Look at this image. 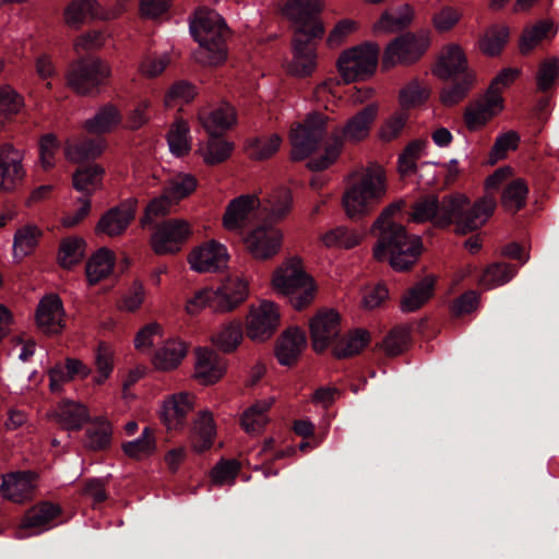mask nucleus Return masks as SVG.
<instances>
[{"mask_svg": "<svg viewBox=\"0 0 559 559\" xmlns=\"http://www.w3.org/2000/svg\"><path fill=\"white\" fill-rule=\"evenodd\" d=\"M307 346L305 332L298 328L285 330L277 340L275 355L283 366L294 365Z\"/></svg>", "mask_w": 559, "mask_h": 559, "instance_id": "nucleus-27", "label": "nucleus"}, {"mask_svg": "<svg viewBox=\"0 0 559 559\" xmlns=\"http://www.w3.org/2000/svg\"><path fill=\"white\" fill-rule=\"evenodd\" d=\"M325 0H286L283 11L293 23L292 60L287 72L297 78L310 76L317 69V48L314 39L325 33L320 13Z\"/></svg>", "mask_w": 559, "mask_h": 559, "instance_id": "nucleus-1", "label": "nucleus"}, {"mask_svg": "<svg viewBox=\"0 0 559 559\" xmlns=\"http://www.w3.org/2000/svg\"><path fill=\"white\" fill-rule=\"evenodd\" d=\"M234 150V144L218 135L211 138L199 145L197 153L209 166H214L225 162Z\"/></svg>", "mask_w": 559, "mask_h": 559, "instance_id": "nucleus-39", "label": "nucleus"}, {"mask_svg": "<svg viewBox=\"0 0 559 559\" xmlns=\"http://www.w3.org/2000/svg\"><path fill=\"white\" fill-rule=\"evenodd\" d=\"M559 81V58L551 57L540 62L536 73L537 87L547 92Z\"/></svg>", "mask_w": 559, "mask_h": 559, "instance_id": "nucleus-61", "label": "nucleus"}, {"mask_svg": "<svg viewBox=\"0 0 559 559\" xmlns=\"http://www.w3.org/2000/svg\"><path fill=\"white\" fill-rule=\"evenodd\" d=\"M187 355V347L179 340H169L155 353L153 365L162 371L176 369Z\"/></svg>", "mask_w": 559, "mask_h": 559, "instance_id": "nucleus-37", "label": "nucleus"}, {"mask_svg": "<svg viewBox=\"0 0 559 559\" xmlns=\"http://www.w3.org/2000/svg\"><path fill=\"white\" fill-rule=\"evenodd\" d=\"M379 53V46L370 41L342 51L336 67L343 81L348 84L371 78L377 70Z\"/></svg>", "mask_w": 559, "mask_h": 559, "instance_id": "nucleus-7", "label": "nucleus"}, {"mask_svg": "<svg viewBox=\"0 0 559 559\" xmlns=\"http://www.w3.org/2000/svg\"><path fill=\"white\" fill-rule=\"evenodd\" d=\"M282 138L271 134L261 139H253L247 144V153L250 158L262 160L270 158L281 146Z\"/></svg>", "mask_w": 559, "mask_h": 559, "instance_id": "nucleus-55", "label": "nucleus"}, {"mask_svg": "<svg viewBox=\"0 0 559 559\" xmlns=\"http://www.w3.org/2000/svg\"><path fill=\"white\" fill-rule=\"evenodd\" d=\"M386 193V177L382 166L372 164L352 177L342 197L345 215L357 221L368 215Z\"/></svg>", "mask_w": 559, "mask_h": 559, "instance_id": "nucleus-2", "label": "nucleus"}, {"mask_svg": "<svg viewBox=\"0 0 559 559\" xmlns=\"http://www.w3.org/2000/svg\"><path fill=\"white\" fill-rule=\"evenodd\" d=\"M284 233L273 225H259L243 237L245 249L255 261L273 260L282 250Z\"/></svg>", "mask_w": 559, "mask_h": 559, "instance_id": "nucleus-10", "label": "nucleus"}, {"mask_svg": "<svg viewBox=\"0 0 559 559\" xmlns=\"http://www.w3.org/2000/svg\"><path fill=\"white\" fill-rule=\"evenodd\" d=\"M23 159L24 153L11 145L0 150V193L11 192L22 185L26 176Z\"/></svg>", "mask_w": 559, "mask_h": 559, "instance_id": "nucleus-19", "label": "nucleus"}, {"mask_svg": "<svg viewBox=\"0 0 559 559\" xmlns=\"http://www.w3.org/2000/svg\"><path fill=\"white\" fill-rule=\"evenodd\" d=\"M189 126L183 120H177L170 128L167 140L171 151L177 156L186 155L191 150Z\"/></svg>", "mask_w": 559, "mask_h": 559, "instance_id": "nucleus-54", "label": "nucleus"}, {"mask_svg": "<svg viewBox=\"0 0 559 559\" xmlns=\"http://www.w3.org/2000/svg\"><path fill=\"white\" fill-rule=\"evenodd\" d=\"M195 396L189 392L167 395L160 405L159 419L167 431H181L188 415L193 411Z\"/></svg>", "mask_w": 559, "mask_h": 559, "instance_id": "nucleus-14", "label": "nucleus"}, {"mask_svg": "<svg viewBox=\"0 0 559 559\" xmlns=\"http://www.w3.org/2000/svg\"><path fill=\"white\" fill-rule=\"evenodd\" d=\"M527 193L526 182L522 179H515L503 190L501 203L506 211L515 213L525 205Z\"/></svg>", "mask_w": 559, "mask_h": 559, "instance_id": "nucleus-53", "label": "nucleus"}, {"mask_svg": "<svg viewBox=\"0 0 559 559\" xmlns=\"http://www.w3.org/2000/svg\"><path fill=\"white\" fill-rule=\"evenodd\" d=\"M274 404L273 397L257 401L241 415L240 424L243 430L250 435L261 433L269 424V411Z\"/></svg>", "mask_w": 559, "mask_h": 559, "instance_id": "nucleus-33", "label": "nucleus"}, {"mask_svg": "<svg viewBox=\"0 0 559 559\" xmlns=\"http://www.w3.org/2000/svg\"><path fill=\"white\" fill-rule=\"evenodd\" d=\"M428 39L406 33L393 39L384 49L382 67L391 69L397 64H411L416 62L426 51Z\"/></svg>", "mask_w": 559, "mask_h": 559, "instance_id": "nucleus-12", "label": "nucleus"}, {"mask_svg": "<svg viewBox=\"0 0 559 559\" xmlns=\"http://www.w3.org/2000/svg\"><path fill=\"white\" fill-rule=\"evenodd\" d=\"M364 234L344 225L335 226L319 236V242L326 249L349 250L358 246Z\"/></svg>", "mask_w": 559, "mask_h": 559, "instance_id": "nucleus-31", "label": "nucleus"}, {"mask_svg": "<svg viewBox=\"0 0 559 559\" xmlns=\"http://www.w3.org/2000/svg\"><path fill=\"white\" fill-rule=\"evenodd\" d=\"M198 187L197 178L191 174L179 173L173 176L165 185L164 189L169 193L178 204L181 200L192 194Z\"/></svg>", "mask_w": 559, "mask_h": 559, "instance_id": "nucleus-50", "label": "nucleus"}, {"mask_svg": "<svg viewBox=\"0 0 559 559\" xmlns=\"http://www.w3.org/2000/svg\"><path fill=\"white\" fill-rule=\"evenodd\" d=\"M98 7L95 0H74L64 10V23L79 29L88 20L100 16Z\"/></svg>", "mask_w": 559, "mask_h": 559, "instance_id": "nucleus-38", "label": "nucleus"}, {"mask_svg": "<svg viewBox=\"0 0 559 559\" xmlns=\"http://www.w3.org/2000/svg\"><path fill=\"white\" fill-rule=\"evenodd\" d=\"M191 234V226L186 219H168L156 227L151 237V246L156 254L176 253L180 250L181 243Z\"/></svg>", "mask_w": 559, "mask_h": 559, "instance_id": "nucleus-13", "label": "nucleus"}, {"mask_svg": "<svg viewBox=\"0 0 559 559\" xmlns=\"http://www.w3.org/2000/svg\"><path fill=\"white\" fill-rule=\"evenodd\" d=\"M84 255V241L79 238H69L62 241L59 250V262L70 269L78 264Z\"/></svg>", "mask_w": 559, "mask_h": 559, "instance_id": "nucleus-62", "label": "nucleus"}, {"mask_svg": "<svg viewBox=\"0 0 559 559\" xmlns=\"http://www.w3.org/2000/svg\"><path fill=\"white\" fill-rule=\"evenodd\" d=\"M433 73L441 80H450L469 73L463 50L456 45L445 47L440 52Z\"/></svg>", "mask_w": 559, "mask_h": 559, "instance_id": "nucleus-28", "label": "nucleus"}, {"mask_svg": "<svg viewBox=\"0 0 559 559\" xmlns=\"http://www.w3.org/2000/svg\"><path fill=\"white\" fill-rule=\"evenodd\" d=\"M431 90L427 82L419 79H412L399 92V103L403 110L413 109L424 105Z\"/></svg>", "mask_w": 559, "mask_h": 559, "instance_id": "nucleus-41", "label": "nucleus"}, {"mask_svg": "<svg viewBox=\"0 0 559 559\" xmlns=\"http://www.w3.org/2000/svg\"><path fill=\"white\" fill-rule=\"evenodd\" d=\"M380 106L372 102L349 117L344 126L325 143L323 153L308 162L312 170H323L331 166L340 156L343 142L359 143L366 140L378 118Z\"/></svg>", "mask_w": 559, "mask_h": 559, "instance_id": "nucleus-4", "label": "nucleus"}, {"mask_svg": "<svg viewBox=\"0 0 559 559\" xmlns=\"http://www.w3.org/2000/svg\"><path fill=\"white\" fill-rule=\"evenodd\" d=\"M156 449L155 433L150 427H145L142 430L140 438L122 444L123 453L133 460H143L151 456L155 453Z\"/></svg>", "mask_w": 559, "mask_h": 559, "instance_id": "nucleus-48", "label": "nucleus"}, {"mask_svg": "<svg viewBox=\"0 0 559 559\" xmlns=\"http://www.w3.org/2000/svg\"><path fill=\"white\" fill-rule=\"evenodd\" d=\"M136 207V199L130 198L109 209L100 216L96 224V234L106 235L111 238L124 234L131 222L135 218Z\"/></svg>", "mask_w": 559, "mask_h": 559, "instance_id": "nucleus-16", "label": "nucleus"}, {"mask_svg": "<svg viewBox=\"0 0 559 559\" xmlns=\"http://www.w3.org/2000/svg\"><path fill=\"white\" fill-rule=\"evenodd\" d=\"M369 342L370 334L366 330H356L333 347V354L338 358L353 356L360 353Z\"/></svg>", "mask_w": 559, "mask_h": 559, "instance_id": "nucleus-52", "label": "nucleus"}, {"mask_svg": "<svg viewBox=\"0 0 559 559\" xmlns=\"http://www.w3.org/2000/svg\"><path fill=\"white\" fill-rule=\"evenodd\" d=\"M115 253L106 248H99L86 262L85 272L90 285H95L107 278L114 271Z\"/></svg>", "mask_w": 559, "mask_h": 559, "instance_id": "nucleus-34", "label": "nucleus"}, {"mask_svg": "<svg viewBox=\"0 0 559 559\" xmlns=\"http://www.w3.org/2000/svg\"><path fill=\"white\" fill-rule=\"evenodd\" d=\"M190 32L199 44V49L195 51L198 62L217 66L226 60L225 40L228 27L217 12L207 8L195 10L190 22Z\"/></svg>", "mask_w": 559, "mask_h": 559, "instance_id": "nucleus-3", "label": "nucleus"}, {"mask_svg": "<svg viewBox=\"0 0 559 559\" xmlns=\"http://www.w3.org/2000/svg\"><path fill=\"white\" fill-rule=\"evenodd\" d=\"M318 285L314 278L309 274L283 297L287 298L289 305L297 311L308 308L316 299Z\"/></svg>", "mask_w": 559, "mask_h": 559, "instance_id": "nucleus-44", "label": "nucleus"}, {"mask_svg": "<svg viewBox=\"0 0 559 559\" xmlns=\"http://www.w3.org/2000/svg\"><path fill=\"white\" fill-rule=\"evenodd\" d=\"M293 205V194L287 187H277L273 189L261 206L265 213V219L270 223L283 221L290 212Z\"/></svg>", "mask_w": 559, "mask_h": 559, "instance_id": "nucleus-30", "label": "nucleus"}, {"mask_svg": "<svg viewBox=\"0 0 559 559\" xmlns=\"http://www.w3.org/2000/svg\"><path fill=\"white\" fill-rule=\"evenodd\" d=\"M227 248L216 240H209L194 248L188 258L191 269L199 273L217 272L227 266Z\"/></svg>", "mask_w": 559, "mask_h": 559, "instance_id": "nucleus-17", "label": "nucleus"}, {"mask_svg": "<svg viewBox=\"0 0 559 559\" xmlns=\"http://www.w3.org/2000/svg\"><path fill=\"white\" fill-rule=\"evenodd\" d=\"M226 372L225 360L213 349L198 347L194 350L193 378L202 385L218 382Z\"/></svg>", "mask_w": 559, "mask_h": 559, "instance_id": "nucleus-21", "label": "nucleus"}, {"mask_svg": "<svg viewBox=\"0 0 559 559\" xmlns=\"http://www.w3.org/2000/svg\"><path fill=\"white\" fill-rule=\"evenodd\" d=\"M37 328L45 334H59L64 329V309L57 295L44 297L36 310Z\"/></svg>", "mask_w": 559, "mask_h": 559, "instance_id": "nucleus-24", "label": "nucleus"}, {"mask_svg": "<svg viewBox=\"0 0 559 559\" xmlns=\"http://www.w3.org/2000/svg\"><path fill=\"white\" fill-rule=\"evenodd\" d=\"M409 341V331L407 328L393 329L383 340L382 348L389 356L400 355L405 350Z\"/></svg>", "mask_w": 559, "mask_h": 559, "instance_id": "nucleus-64", "label": "nucleus"}, {"mask_svg": "<svg viewBox=\"0 0 559 559\" xmlns=\"http://www.w3.org/2000/svg\"><path fill=\"white\" fill-rule=\"evenodd\" d=\"M414 9L405 3L393 11H385L373 24L374 34H389L407 27L414 19Z\"/></svg>", "mask_w": 559, "mask_h": 559, "instance_id": "nucleus-35", "label": "nucleus"}, {"mask_svg": "<svg viewBox=\"0 0 559 559\" xmlns=\"http://www.w3.org/2000/svg\"><path fill=\"white\" fill-rule=\"evenodd\" d=\"M214 312L226 313L238 308L249 295L248 283L241 277L229 276L214 289Z\"/></svg>", "mask_w": 559, "mask_h": 559, "instance_id": "nucleus-23", "label": "nucleus"}, {"mask_svg": "<svg viewBox=\"0 0 559 559\" xmlns=\"http://www.w3.org/2000/svg\"><path fill=\"white\" fill-rule=\"evenodd\" d=\"M198 118L210 135H219L236 123V111L229 104H222L211 110H200Z\"/></svg>", "mask_w": 559, "mask_h": 559, "instance_id": "nucleus-29", "label": "nucleus"}, {"mask_svg": "<svg viewBox=\"0 0 559 559\" xmlns=\"http://www.w3.org/2000/svg\"><path fill=\"white\" fill-rule=\"evenodd\" d=\"M104 147V141H85L80 144H68L64 154L69 160L79 163L99 156Z\"/></svg>", "mask_w": 559, "mask_h": 559, "instance_id": "nucleus-58", "label": "nucleus"}, {"mask_svg": "<svg viewBox=\"0 0 559 559\" xmlns=\"http://www.w3.org/2000/svg\"><path fill=\"white\" fill-rule=\"evenodd\" d=\"M111 75L107 62L94 58L80 60L73 63L67 75V84L80 95L94 94L98 87Z\"/></svg>", "mask_w": 559, "mask_h": 559, "instance_id": "nucleus-8", "label": "nucleus"}, {"mask_svg": "<svg viewBox=\"0 0 559 559\" xmlns=\"http://www.w3.org/2000/svg\"><path fill=\"white\" fill-rule=\"evenodd\" d=\"M60 512V507L50 502H43L34 506L22 519L20 530L41 528L56 519Z\"/></svg>", "mask_w": 559, "mask_h": 559, "instance_id": "nucleus-47", "label": "nucleus"}, {"mask_svg": "<svg viewBox=\"0 0 559 559\" xmlns=\"http://www.w3.org/2000/svg\"><path fill=\"white\" fill-rule=\"evenodd\" d=\"M374 228L379 229V238L373 248V255L378 261L389 260L395 271H405L415 264L421 252L418 236L409 235L399 223Z\"/></svg>", "mask_w": 559, "mask_h": 559, "instance_id": "nucleus-5", "label": "nucleus"}, {"mask_svg": "<svg viewBox=\"0 0 559 559\" xmlns=\"http://www.w3.org/2000/svg\"><path fill=\"white\" fill-rule=\"evenodd\" d=\"M475 75L473 73H465L461 81L454 85L444 87L440 95V100L445 106H453L465 98L472 85L474 84Z\"/></svg>", "mask_w": 559, "mask_h": 559, "instance_id": "nucleus-60", "label": "nucleus"}, {"mask_svg": "<svg viewBox=\"0 0 559 559\" xmlns=\"http://www.w3.org/2000/svg\"><path fill=\"white\" fill-rule=\"evenodd\" d=\"M435 280L426 277L409 288L401 299V310L413 312L424 306L432 296Z\"/></svg>", "mask_w": 559, "mask_h": 559, "instance_id": "nucleus-43", "label": "nucleus"}, {"mask_svg": "<svg viewBox=\"0 0 559 559\" xmlns=\"http://www.w3.org/2000/svg\"><path fill=\"white\" fill-rule=\"evenodd\" d=\"M122 121L118 108L111 104L100 107L90 119L85 120L84 128L90 133H106L112 131Z\"/></svg>", "mask_w": 559, "mask_h": 559, "instance_id": "nucleus-40", "label": "nucleus"}, {"mask_svg": "<svg viewBox=\"0 0 559 559\" xmlns=\"http://www.w3.org/2000/svg\"><path fill=\"white\" fill-rule=\"evenodd\" d=\"M496 209L493 197L485 195L473 205L466 195L454 193L441 199L440 227L455 225L457 234H467L480 228Z\"/></svg>", "mask_w": 559, "mask_h": 559, "instance_id": "nucleus-6", "label": "nucleus"}, {"mask_svg": "<svg viewBox=\"0 0 559 559\" xmlns=\"http://www.w3.org/2000/svg\"><path fill=\"white\" fill-rule=\"evenodd\" d=\"M281 323L278 306L269 300H261L249 307L246 317V332L250 340L264 342L272 337Z\"/></svg>", "mask_w": 559, "mask_h": 559, "instance_id": "nucleus-11", "label": "nucleus"}, {"mask_svg": "<svg viewBox=\"0 0 559 559\" xmlns=\"http://www.w3.org/2000/svg\"><path fill=\"white\" fill-rule=\"evenodd\" d=\"M516 272V267L511 264L495 262L483 271L477 283L485 289H492L510 282Z\"/></svg>", "mask_w": 559, "mask_h": 559, "instance_id": "nucleus-45", "label": "nucleus"}, {"mask_svg": "<svg viewBox=\"0 0 559 559\" xmlns=\"http://www.w3.org/2000/svg\"><path fill=\"white\" fill-rule=\"evenodd\" d=\"M43 233L35 224H25L16 229L13 238L14 258L22 260L31 254L38 245Z\"/></svg>", "mask_w": 559, "mask_h": 559, "instance_id": "nucleus-42", "label": "nucleus"}, {"mask_svg": "<svg viewBox=\"0 0 559 559\" xmlns=\"http://www.w3.org/2000/svg\"><path fill=\"white\" fill-rule=\"evenodd\" d=\"M309 274L299 257L285 259L272 273L271 287L280 296L285 295Z\"/></svg>", "mask_w": 559, "mask_h": 559, "instance_id": "nucleus-25", "label": "nucleus"}, {"mask_svg": "<svg viewBox=\"0 0 559 559\" xmlns=\"http://www.w3.org/2000/svg\"><path fill=\"white\" fill-rule=\"evenodd\" d=\"M261 200L255 194H242L233 199L223 215V226L228 231L240 233L258 218Z\"/></svg>", "mask_w": 559, "mask_h": 559, "instance_id": "nucleus-15", "label": "nucleus"}, {"mask_svg": "<svg viewBox=\"0 0 559 559\" xmlns=\"http://www.w3.org/2000/svg\"><path fill=\"white\" fill-rule=\"evenodd\" d=\"M103 175L104 169L97 165L79 169L72 177L73 187L80 192L93 193L100 187Z\"/></svg>", "mask_w": 559, "mask_h": 559, "instance_id": "nucleus-51", "label": "nucleus"}, {"mask_svg": "<svg viewBox=\"0 0 559 559\" xmlns=\"http://www.w3.org/2000/svg\"><path fill=\"white\" fill-rule=\"evenodd\" d=\"M216 423L213 414L207 411H200L190 428V445L195 452H204L209 450L213 444L216 437Z\"/></svg>", "mask_w": 559, "mask_h": 559, "instance_id": "nucleus-26", "label": "nucleus"}, {"mask_svg": "<svg viewBox=\"0 0 559 559\" xmlns=\"http://www.w3.org/2000/svg\"><path fill=\"white\" fill-rule=\"evenodd\" d=\"M440 209L441 200L437 195H424L413 204L409 218L415 223L431 222L435 226L440 227Z\"/></svg>", "mask_w": 559, "mask_h": 559, "instance_id": "nucleus-46", "label": "nucleus"}, {"mask_svg": "<svg viewBox=\"0 0 559 559\" xmlns=\"http://www.w3.org/2000/svg\"><path fill=\"white\" fill-rule=\"evenodd\" d=\"M52 416L68 430H79L90 419L87 408L83 404L70 400L60 402Z\"/></svg>", "mask_w": 559, "mask_h": 559, "instance_id": "nucleus-32", "label": "nucleus"}, {"mask_svg": "<svg viewBox=\"0 0 559 559\" xmlns=\"http://www.w3.org/2000/svg\"><path fill=\"white\" fill-rule=\"evenodd\" d=\"M357 28L356 21L352 19L340 20L330 31L325 40L326 46L331 49L338 48Z\"/></svg>", "mask_w": 559, "mask_h": 559, "instance_id": "nucleus-63", "label": "nucleus"}, {"mask_svg": "<svg viewBox=\"0 0 559 559\" xmlns=\"http://www.w3.org/2000/svg\"><path fill=\"white\" fill-rule=\"evenodd\" d=\"M94 366L96 376L93 382L97 385L105 383L111 376L115 367V350L106 343H99L95 349Z\"/></svg>", "mask_w": 559, "mask_h": 559, "instance_id": "nucleus-49", "label": "nucleus"}, {"mask_svg": "<svg viewBox=\"0 0 559 559\" xmlns=\"http://www.w3.org/2000/svg\"><path fill=\"white\" fill-rule=\"evenodd\" d=\"M37 486V475L29 471L12 472L2 475L0 495L14 502L24 503L34 496Z\"/></svg>", "mask_w": 559, "mask_h": 559, "instance_id": "nucleus-20", "label": "nucleus"}, {"mask_svg": "<svg viewBox=\"0 0 559 559\" xmlns=\"http://www.w3.org/2000/svg\"><path fill=\"white\" fill-rule=\"evenodd\" d=\"M552 22L549 20H543L533 26L524 29L521 40L520 50L522 53H528L532 51L542 40H544L551 32Z\"/></svg>", "mask_w": 559, "mask_h": 559, "instance_id": "nucleus-56", "label": "nucleus"}, {"mask_svg": "<svg viewBox=\"0 0 559 559\" xmlns=\"http://www.w3.org/2000/svg\"><path fill=\"white\" fill-rule=\"evenodd\" d=\"M503 110V98L488 93L466 106L464 123L469 131H477Z\"/></svg>", "mask_w": 559, "mask_h": 559, "instance_id": "nucleus-22", "label": "nucleus"}, {"mask_svg": "<svg viewBox=\"0 0 559 559\" xmlns=\"http://www.w3.org/2000/svg\"><path fill=\"white\" fill-rule=\"evenodd\" d=\"M309 328L312 347L321 353L337 340L341 332L340 316L334 310L319 311L310 320Z\"/></svg>", "mask_w": 559, "mask_h": 559, "instance_id": "nucleus-18", "label": "nucleus"}, {"mask_svg": "<svg viewBox=\"0 0 559 559\" xmlns=\"http://www.w3.org/2000/svg\"><path fill=\"white\" fill-rule=\"evenodd\" d=\"M242 340L243 332L240 321L224 323L211 335L212 344L226 354L235 352Z\"/></svg>", "mask_w": 559, "mask_h": 559, "instance_id": "nucleus-36", "label": "nucleus"}, {"mask_svg": "<svg viewBox=\"0 0 559 559\" xmlns=\"http://www.w3.org/2000/svg\"><path fill=\"white\" fill-rule=\"evenodd\" d=\"M509 39V28L504 25L491 27L480 41V49L488 56L501 52Z\"/></svg>", "mask_w": 559, "mask_h": 559, "instance_id": "nucleus-59", "label": "nucleus"}, {"mask_svg": "<svg viewBox=\"0 0 559 559\" xmlns=\"http://www.w3.org/2000/svg\"><path fill=\"white\" fill-rule=\"evenodd\" d=\"M328 117L313 112L307 116L302 123L290 130L292 157L296 160L305 159L312 154L322 140L326 129Z\"/></svg>", "mask_w": 559, "mask_h": 559, "instance_id": "nucleus-9", "label": "nucleus"}, {"mask_svg": "<svg viewBox=\"0 0 559 559\" xmlns=\"http://www.w3.org/2000/svg\"><path fill=\"white\" fill-rule=\"evenodd\" d=\"M24 107L23 96L11 85L0 86V117L10 119Z\"/></svg>", "mask_w": 559, "mask_h": 559, "instance_id": "nucleus-57", "label": "nucleus"}]
</instances>
